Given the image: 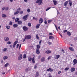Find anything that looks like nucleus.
I'll use <instances>...</instances> for the list:
<instances>
[{"label": "nucleus", "mask_w": 77, "mask_h": 77, "mask_svg": "<svg viewBox=\"0 0 77 77\" xmlns=\"http://www.w3.org/2000/svg\"><path fill=\"white\" fill-rule=\"evenodd\" d=\"M42 0H37L35 2L36 3H38V5H41L42 4Z\"/></svg>", "instance_id": "nucleus-1"}, {"label": "nucleus", "mask_w": 77, "mask_h": 77, "mask_svg": "<svg viewBox=\"0 0 77 77\" xmlns=\"http://www.w3.org/2000/svg\"><path fill=\"white\" fill-rule=\"evenodd\" d=\"M25 38L26 39H30L32 38V36L30 35H27L26 36Z\"/></svg>", "instance_id": "nucleus-2"}, {"label": "nucleus", "mask_w": 77, "mask_h": 77, "mask_svg": "<svg viewBox=\"0 0 77 77\" xmlns=\"http://www.w3.org/2000/svg\"><path fill=\"white\" fill-rule=\"evenodd\" d=\"M29 17V14H27L26 15H25L23 17V19L24 20V21H26V20H27V18H28V17Z\"/></svg>", "instance_id": "nucleus-3"}, {"label": "nucleus", "mask_w": 77, "mask_h": 77, "mask_svg": "<svg viewBox=\"0 0 77 77\" xmlns=\"http://www.w3.org/2000/svg\"><path fill=\"white\" fill-rule=\"evenodd\" d=\"M23 29L24 31H27L28 30V28L26 26H24L23 27Z\"/></svg>", "instance_id": "nucleus-4"}, {"label": "nucleus", "mask_w": 77, "mask_h": 77, "mask_svg": "<svg viewBox=\"0 0 77 77\" xmlns=\"http://www.w3.org/2000/svg\"><path fill=\"white\" fill-rule=\"evenodd\" d=\"M22 57L23 55L22 54H20L19 57H18V60H21Z\"/></svg>", "instance_id": "nucleus-5"}, {"label": "nucleus", "mask_w": 77, "mask_h": 77, "mask_svg": "<svg viewBox=\"0 0 77 77\" xmlns=\"http://www.w3.org/2000/svg\"><path fill=\"white\" fill-rule=\"evenodd\" d=\"M45 58L44 57H42L41 60V61L42 62H45Z\"/></svg>", "instance_id": "nucleus-6"}, {"label": "nucleus", "mask_w": 77, "mask_h": 77, "mask_svg": "<svg viewBox=\"0 0 77 77\" xmlns=\"http://www.w3.org/2000/svg\"><path fill=\"white\" fill-rule=\"evenodd\" d=\"M18 43V41H16L14 43L13 48H15V45H17V44Z\"/></svg>", "instance_id": "nucleus-7"}, {"label": "nucleus", "mask_w": 77, "mask_h": 77, "mask_svg": "<svg viewBox=\"0 0 77 77\" xmlns=\"http://www.w3.org/2000/svg\"><path fill=\"white\" fill-rule=\"evenodd\" d=\"M51 53V51L50 50H47L45 52V53L46 54H50Z\"/></svg>", "instance_id": "nucleus-8"}, {"label": "nucleus", "mask_w": 77, "mask_h": 77, "mask_svg": "<svg viewBox=\"0 0 77 77\" xmlns=\"http://www.w3.org/2000/svg\"><path fill=\"white\" fill-rule=\"evenodd\" d=\"M47 71H50V72H52L53 71V69L51 68H49V69H47Z\"/></svg>", "instance_id": "nucleus-9"}, {"label": "nucleus", "mask_w": 77, "mask_h": 77, "mask_svg": "<svg viewBox=\"0 0 77 77\" xmlns=\"http://www.w3.org/2000/svg\"><path fill=\"white\" fill-rule=\"evenodd\" d=\"M4 40L5 41L8 42V41H9V38L7 37H5L4 38Z\"/></svg>", "instance_id": "nucleus-10"}, {"label": "nucleus", "mask_w": 77, "mask_h": 77, "mask_svg": "<svg viewBox=\"0 0 77 77\" xmlns=\"http://www.w3.org/2000/svg\"><path fill=\"white\" fill-rule=\"evenodd\" d=\"M68 1H66L64 3V5L65 7H66V6H68Z\"/></svg>", "instance_id": "nucleus-11"}, {"label": "nucleus", "mask_w": 77, "mask_h": 77, "mask_svg": "<svg viewBox=\"0 0 77 77\" xmlns=\"http://www.w3.org/2000/svg\"><path fill=\"white\" fill-rule=\"evenodd\" d=\"M75 69L74 68L72 67L70 69L71 72H74V71H75Z\"/></svg>", "instance_id": "nucleus-12"}, {"label": "nucleus", "mask_w": 77, "mask_h": 77, "mask_svg": "<svg viewBox=\"0 0 77 77\" xmlns=\"http://www.w3.org/2000/svg\"><path fill=\"white\" fill-rule=\"evenodd\" d=\"M39 23L40 24H42L43 23V19L42 18H40L39 20Z\"/></svg>", "instance_id": "nucleus-13"}, {"label": "nucleus", "mask_w": 77, "mask_h": 77, "mask_svg": "<svg viewBox=\"0 0 77 77\" xmlns=\"http://www.w3.org/2000/svg\"><path fill=\"white\" fill-rule=\"evenodd\" d=\"M69 49L70 50V51H74V48L72 47H69Z\"/></svg>", "instance_id": "nucleus-14"}, {"label": "nucleus", "mask_w": 77, "mask_h": 77, "mask_svg": "<svg viewBox=\"0 0 77 77\" xmlns=\"http://www.w3.org/2000/svg\"><path fill=\"white\" fill-rule=\"evenodd\" d=\"M73 63H74L73 64L74 65H75V64H76V63H77V61L76 59H74L73 60Z\"/></svg>", "instance_id": "nucleus-15"}, {"label": "nucleus", "mask_w": 77, "mask_h": 77, "mask_svg": "<svg viewBox=\"0 0 77 77\" xmlns=\"http://www.w3.org/2000/svg\"><path fill=\"white\" fill-rule=\"evenodd\" d=\"M36 53L37 54H40V51H39V49H36Z\"/></svg>", "instance_id": "nucleus-16"}, {"label": "nucleus", "mask_w": 77, "mask_h": 77, "mask_svg": "<svg viewBox=\"0 0 77 77\" xmlns=\"http://www.w3.org/2000/svg\"><path fill=\"white\" fill-rule=\"evenodd\" d=\"M69 6H72V1H71L70 0H69Z\"/></svg>", "instance_id": "nucleus-17"}, {"label": "nucleus", "mask_w": 77, "mask_h": 77, "mask_svg": "<svg viewBox=\"0 0 77 77\" xmlns=\"http://www.w3.org/2000/svg\"><path fill=\"white\" fill-rule=\"evenodd\" d=\"M59 57H60V55H57L55 57V58L56 59H59Z\"/></svg>", "instance_id": "nucleus-18"}, {"label": "nucleus", "mask_w": 77, "mask_h": 77, "mask_svg": "<svg viewBox=\"0 0 77 77\" xmlns=\"http://www.w3.org/2000/svg\"><path fill=\"white\" fill-rule=\"evenodd\" d=\"M14 28H16L18 26V25L17 24H14L13 25Z\"/></svg>", "instance_id": "nucleus-19"}, {"label": "nucleus", "mask_w": 77, "mask_h": 77, "mask_svg": "<svg viewBox=\"0 0 77 77\" xmlns=\"http://www.w3.org/2000/svg\"><path fill=\"white\" fill-rule=\"evenodd\" d=\"M18 24H19L20 25H21V24H22V21L21 20H19L17 22Z\"/></svg>", "instance_id": "nucleus-20"}, {"label": "nucleus", "mask_w": 77, "mask_h": 77, "mask_svg": "<svg viewBox=\"0 0 77 77\" xmlns=\"http://www.w3.org/2000/svg\"><path fill=\"white\" fill-rule=\"evenodd\" d=\"M19 13H20V11H18L15 12L14 14V15H17V14H19Z\"/></svg>", "instance_id": "nucleus-21"}, {"label": "nucleus", "mask_w": 77, "mask_h": 77, "mask_svg": "<svg viewBox=\"0 0 77 77\" xmlns=\"http://www.w3.org/2000/svg\"><path fill=\"white\" fill-rule=\"evenodd\" d=\"M18 21H20V19L19 18H17L15 20V23H17V22H18Z\"/></svg>", "instance_id": "nucleus-22"}, {"label": "nucleus", "mask_w": 77, "mask_h": 77, "mask_svg": "<svg viewBox=\"0 0 77 77\" xmlns=\"http://www.w3.org/2000/svg\"><path fill=\"white\" fill-rule=\"evenodd\" d=\"M39 73L38 72H36L35 75L37 76V77H38L39 76Z\"/></svg>", "instance_id": "nucleus-23"}, {"label": "nucleus", "mask_w": 77, "mask_h": 77, "mask_svg": "<svg viewBox=\"0 0 77 77\" xmlns=\"http://www.w3.org/2000/svg\"><path fill=\"white\" fill-rule=\"evenodd\" d=\"M40 25L39 24H37L36 26V29H39V26H40Z\"/></svg>", "instance_id": "nucleus-24"}, {"label": "nucleus", "mask_w": 77, "mask_h": 77, "mask_svg": "<svg viewBox=\"0 0 77 77\" xmlns=\"http://www.w3.org/2000/svg\"><path fill=\"white\" fill-rule=\"evenodd\" d=\"M49 38L50 39H54V36H49Z\"/></svg>", "instance_id": "nucleus-25"}, {"label": "nucleus", "mask_w": 77, "mask_h": 77, "mask_svg": "<svg viewBox=\"0 0 77 77\" xmlns=\"http://www.w3.org/2000/svg\"><path fill=\"white\" fill-rule=\"evenodd\" d=\"M2 17H3V18H6L7 16L6 14H3L2 15Z\"/></svg>", "instance_id": "nucleus-26"}, {"label": "nucleus", "mask_w": 77, "mask_h": 77, "mask_svg": "<svg viewBox=\"0 0 77 77\" xmlns=\"http://www.w3.org/2000/svg\"><path fill=\"white\" fill-rule=\"evenodd\" d=\"M53 2H54V5H56L57 4V1H56L54 0L53 1Z\"/></svg>", "instance_id": "nucleus-27"}, {"label": "nucleus", "mask_w": 77, "mask_h": 77, "mask_svg": "<svg viewBox=\"0 0 77 77\" xmlns=\"http://www.w3.org/2000/svg\"><path fill=\"white\" fill-rule=\"evenodd\" d=\"M32 63H35V58H33L32 59Z\"/></svg>", "instance_id": "nucleus-28"}, {"label": "nucleus", "mask_w": 77, "mask_h": 77, "mask_svg": "<svg viewBox=\"0 0 77 77\" xmlns=\"http://www.w3.org/2000/svg\"><path fill=\"white\" fill-rule=\"evenodd\" d=\"M31 60H32V57H28V61H31Z\"/></svg>", "instance_id": "nucleus-29"}, {"label": "nucleus", "mask_w": 77, "mask_h": 77, "mask_svg": "<svg viewBox=\"0 0 77 77\" xmlns=\"http://www.w3.org/2000/svg\"><path fill=\"white\" fill-rule=\"evenodd\" d=\"M37 66H38V63H37L35 64V65L34 66V69H36V68H37Z\"/></svg>", "instance_id": "nucleus-30"}, {"label": "nucleus", "mask_w": 77, "mask_h": 77, "mask_svg": "<svg viewBox=\"0 0 77 77\" xmlns=\"http://www.w3.org/2000/svg\"><path fill=\"white\" fill-rule=\"evenodd\" d=\"M67 34L68 35V36H71V33L69 32H67Z\"/></svg>", "instance_id": "nucleus-31"}, {"label": "nucleus", "mask_w": 77, "mask_h": 77, "mask_svg": "<svg viewBox=\"0 0 77 77\" xmlns=\"http://www.w3.org/2000/svg\"><path fill=\"white\" fill-rule=\"evenodd\" d=\"M33 20H35L36 21L38 20V18H35V17H33L32 18Z\"/></svg>", "instance_id": "nucleus-32"}, {"label": "nucleus", "mask_w": 77, "mask_h": 77, "mask_svg": "<svg viewBox=\"0 0 77 77\" xmlns=\"http://www.w3.org/2000/svg\"><path fill=\"white\" fill-rule=\"evenodd\" d=\"M69 70V67H67L64 69L65 71H68Z\"/></svg>", "instance_id": "nucleus-33"}, {"label": "nucleus", "mask_w": 77, "mask_h": 77, "mask_svg": "<svg viewBox=\"0 0 77 77\" xmlns=\"http://www.w3.org/2000/svg\"><path fill=\"white\" fill-rule=\"evenodd\" d=\"M23 59H26V54H24L23 55Z\"/></svg>", "instance_id": "nucleus-34"}, {"label": "nucleus", "mask_w": 77, "mask_h": 77, "mask_svg": "<svg viewBox=\"0 0 77 77\" xmlns=\"http://www.w3.org/2000/svg\"><path fill=\"white\" fill-rule=\"evenodd\" d=\"M8 57L7 56L4 57H3V59H4V60H5L6 59H8Z\"/></svg>", "instance_id": "nucleus-35"}, {"label": "nucleus", "mask_w": 77, "mask_h": 77, "mask_svg": "<svg viewBox=\"0 0 77 77\" xmlns=\"http://www.w3.org/2000/svg\"><path fill=\"white\" fill-rule=\"evenodd\" d=\"M28 25L29 27H31L32 26V24H31V23H28Z\"/></svg>", "instance_id": "nucleus-36"}, {"label": "nucleus", "mask_w": 77, "mask_h": 77, "mask_svg": "<svg viewBox=\"0 0 77 77\" xmlns=\"http://www.w3.org/2000/svg\"><path fill=\"white\" fill-rule=\"evenodd\" d=\"M9 65V63H7L5 65V67H7V66H8Z\"/></svg>", "instance_id": "nucleus-37"}, {"label": "nucleus", "mask_w": 77, "mask_h": 77, "mask_svg": "<svg viewBox=\"0 0 77 77\" xmlns=\"http://www.w3.org/2000/svg\"><path fill=\"white\" fill-rule=\"evenodd\" d=\"M36 47H37V49H39V48H40V45H37Z\"/></svg>", "instance_id": "nucleus-38"}, {"label": "nucleus", "mask_w": 77, "mask_h": 77, "mask_svg": "<svg viewBox=\"0 0 77 77\" xmlns=\"http://www.w3.org/2000/svg\"><path fill=\"white\" fill-rule=\"evenodd\" d=\"M13 23L11 21L9 23V25H10V26H11V25H12V23Z\"/></svg>", "instance_id": "nucleus-39"}, {"label": "nucleus", "mask_w": 77, "mask_h": 77, "mask_svg": "<svg viewBox=\"0 0 77 77\" xmlns=\"http://www.w3.org/2000/svg\"><path fill=\"white\" fill-rule=\"evenodd\" d=\"M6 27L7 29H10V26H6Z\"/></svg>", "instance_id": "nucleus-40"}, {"label": "nucleus", "mask_w": 77, "mask_h": 77, "mask_svg": "<svg viewBox=\"0 0 77 77\" xmlns=\"http://www.w3.org/2000/svg\"><path fill=\"white\" fill-rule=\"evenodd\" d=\"M36 38L37 39H39V37L38 36V34H36Z\"/></svg>", "instance_id": "nucleus-41"}, {"label": "nucleus", "mask_w": 77, "mask_h": 77, "mask_svg": "<svg viewBox=\"0 0 77 77\" xmlns=\"http://www.w3.org/2000/svg\"><path fill=\"white\" fill-rule=\"evenodd\" d=\"M25 71L26 72H27L28 71H29V68H26L25 69Z\"/></svg>", "instance_id": "nucleus-42"}, {"label": "nucleus", "mask_w": 77, "mask_h": 77, "mask_svg": "<svg viewBox=\"0 0 77 77\" xmlns=\"http://www.w3.org/2000/svg\"><path fill=\"white\" fill-rule=\"evenodd\" d=\"M51 9V7L48 8L46 9V11H48V10H49V9Z\"/></svg>", "instance_id": "nucleus-43"}, {"label": "nucleus", "mask_w": 77, "mask_h": 77, "mask_svg": "<svg viewBox=\"0 0 77 77\" xmlns=\"http://www.w3.org/2000/svg\"><path fill=\"white\" fill-rule=\"evenodd\" d=\"M20 14H23V11H20Z\"/></svg>", "instance_id": "nucleus-44"}, {"label": "nucleus", "mask_w": 77, "mask_h": 77, "mask_svg": "<svg viewBox=\"0 0 77 77\" xmlns=\"http://www.w3.org/2000/svg\"><path fill=\"white\" fill-rule=\"evenodd\" d=\"M3 51H7V48H5L3 49Z\"/></svg>", "instance_id": "nucleus-45"}, {"label": "nucleus", "mask_w": 77, "mask_h": 77, "mask_svg": "<svg viewBox=\"0 0 77 77\" xmlns=\"http://www.w3.org/2000/svg\"><path fill=\"white\" fill-rule=\"evenodd\" d=\"M11 44V42H7V44Z\"/></svg>", "instance_id": "nucleus-46"}, {"label": "nucleus", "mask_w": 77, "mask_h": 77, "mask_svg": "<svg viewBox=\"0 0 77 77\" xmlns=\"http://www.w3.org/2000/svg\"><path fill=\"white\" fill-rule=\"evenodd\" d=\"M68 32L67 30H63L64 33H66V32Z\"/></svg>", "instance_id": "nucleus-47"}, {"label": "nucleus", "mask_w": 77, "mask_h": 77, "mask_svg": "<svg viewBox=\"0 0 77 77\" xmlns=\"http://www.w3.org/2000/svg\"><path fill=\"white\" fill-rule=\"evenodd\" d=\"M41 42H42V40H40L39 42V45H41Z\"/></svg>", "instance_id": "nucleus-48"}, {"label": "nucleus", "mask_w": 77, "mask_h": 77, "mask_svg": "<svg viewBox=\"0 0 77 77\" xmlns=\"http://www.w3.org/2000/svg\"><path fill=\"white\" fill-rule=\"evenodd\" d=\"M27 11L29 13L30 12V9H27Z\"/></svg>", "instance_id": "nucleus-49"}, {"label": "nucleus", "mask_w": 77, "mask_h": 77, "mask_svg": "<svg viewBox=\"0 0 77 77\" xmlns=\"http://www.w3.org/2000/svg\"><path fill=\"white\" fill-rule=\"evenodd\" d=\"M54 25L57 30L58 31V29H57V26H56V25Z\"/></svg>", "instance_id": "nucleus-50"}, {"label": "nucleus", "mask_w": 77, "mask_h": 77, "mask_svg": "<svg viewBox=\"0 0 77 77\" xmlns=\"http://www.w3.org/2000/svg\"><path fill=\"white\" fill-rule=\"evenodd\" d=\"M19 46V44H17V47L16 48H18Z\"/></svg>", "instance_id": "nucleus-51"}, {"label": "nucleus", "mask_w": 77, "mask_h": 77, "mask_svg": "<svg viewBox=\"0 0 77 77\" xmlns=\"http://www.w3.org/2000/svg\"><path fill=\"white\" fill-rule=\"evenodd\" d=\"M40 58H41V55H39L38 57V59H40Z\"/></svg>", "instance_id": "nucleus-52"}, {"label": "nucleus", "mask_w": 77, "mask_h": 77, "mask_svg": "<svg viewBox=\"0 0 77 77\" xmlns=\"http://www.w3.org/2000/svg\"><path fill=\"white\" fill-rule=\"evenodd\" d=\"M51 59V56H49L48 57V60H49L50 59Z\"/></svg>", "instance_id": "nucleus-53"}, {"label": "nucleus", "mask_w": 77, "mask_h": 77, "mask_svg": "<svg viewBox=\"0 0 77 77\" xmlns=\"http://www.w3.org/2000/svg\"><path fill=\"white\" fill-rule=\"evenodd\" d=\"M9 9V7H7L5 8V10L6 11H8Z\"/></svg>", "instance_id": "nucleus-54"}, {"label": "nucleus", "mask_w": 77, "mask_h": 77, "mask_svg": "<svg viewBox=\"0 0 77 77\" xmlns=\"http://www.w3.org/2000/svg\"><path fill=\"white\" fill-rule=\"evenodd\" d=\"M48 44H49V45H51V42H48Z\"/></svg>", "instance_id": "nucleus-55"}, {"label": "nucleus", "mask_w": 77, "mask_h": 77, "mask_svg": "<svg viewBox=\"0 0 77 77\" xmlns=\"http://www.w3.org/2000/svg\"><path fill=\"white\" fill-rule=\"evenodd\" d=\"M52 21V20H48V23H51Z\"/></svg>", "instance_id": "nucleus-56"}, {"label": "nucleus", "mask_w": 77, "mask_h": 77, "mask_svg": "<svg viewBox=\"0 0 77 77\" xmlns=\"http://www.w3.org/2000/svg\"><path fill=\"white\" fill-rule=\"evenodd\" d=\"M21 44L19 47V50H20V49L21 48Z\"/></svg>", "instance_id": "nucleus-57"}, {"label": "nucleus", "mask_w": 77, "mask_h": 77, "mask_svg": "<svg viewBox=\"0 0 77 77\" xmlns=\"http://www.w3.org/2000/svg\"><path fill=\"white\" fill-rule=\"evenodd\" d=\"M21 10V8H18V9L17 10V11H20Z\"/></svg>", "instance_id": "nucleus-58"}, {"label": "nucleus", "mask_w": 77, "mask_h": 77, "mask_svg": "<svg viewBox=\"0 0 77 77\" xmlns=\"http://www.w3.org/2000/svg\"><path fill=\"white\" fill-rule=\"evenodd\" d=\"M61 72H61V71H59L58 72V74H60Z\"/></svg>", "instance_id": "nucleus-59"}, {"label": "nucleus", "mask_w": 77, "mask_h": 77, "mask_svg": "<svg viewBox=\"0 0 77 77\" xmlns=\"http://www.w3.org/2000/svg\"><path fill=\"white\" fill-rule=\"evenodd\" d=\"M3 11H4L5 9V7H4L2 8Z\"/></svg>", "instance_id": "nucleus-60"}, {"label": "nucleus", "mask_w": 77, "mask_h": 77, "mask_svg": "<svg viewBox=\"0 0 77 77\" xmlns=\"http://www.w3.org/2000/svg\"><path fill=\"white\" fill-rule=\"evenodd\" d=\"M45 24H47V22L46 21H45L44 22Z\"/></svg>", "instance_id": "nucleus-61"}, {"label": "nucleus", "mask_w": 77, "mask_h": 77, "mask_svg": "<svg viewBox=\"0 0 77 77\" xmlns=\"http://www.w3.org/2000/svg\"><path fill=\"white\" fill-rule=\"evenodd\" d=\"M61 51H63V53H65V51H64V50H63V49H62L61 50Z\"/></svg>", "instance_id": "nucleus-62"}, {"label": "nucleus", "mask_w": 77, "mask_h": 77, "mask_svg": "<svg viewBox=\"0 0 77 77\" xmlns=\"http://www.w3.org/2000/svg\"><path fill=\"white\" fill-rule=\"evenodd\" d=\"M49 35H53V34L51 33H49Z\"/></svg>", "instance_id": "nucleus-63"}, {"label": "nucleus", "mask_w": 77, "mask_h": 77, "mask_svg": "<svg viewBox=\"0 0 77 77\" xmlns=\"http://www.w3.org/2000/svg\"><path fill=\"white\" fill-rule=\"evenodd\" d=\"M75 75H77V71L75 72Z\"/></svg>", "instance_id": "nucleus-64"}]
</instances>
